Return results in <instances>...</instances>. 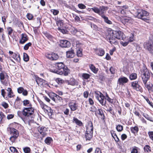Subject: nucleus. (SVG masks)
I'll use <instances>...</instances> for the list:
<instances>
[{
  "instance_id": "nucleus-1",
  "label": "nucleus",
  "mask_w": 153,
  "mask_h": 153,
  "mask_svg": "<svg viewBox=\"0 0 153 153\" xmlns=\"http://www.w3.org/2000/svg\"><path fill=\"white\" fill-rule=\"evenodd\" d=\"M105 37L111 44L115 45L117 44V39L124 40L126 38L125 35L121 31L113 30L106 33Z\"/></svg>"
},
{
  "instance_id": "nucleus-2",
  "label": "nucleus",
  "mask_w": 153,
  "mask_h": 153,
  "mask_svg": "<svg viewBox=\"0 0 153 153\" xmlns=\"http://www.w3.org/2000/svg\"><path fill=\"white\" fill-rule=\"evenodd\" d=\"M108 9V7H107L104 6H100L99 8H98L96 7H94L91 8V10L93 11L94 13L101 16L106 23L109 24H111L112 23V22L109 20L108 19V17L106 16L104 14Z\"/></svg>"
},
{
  "instance_id": "nucleus-3",
  "label": "nucleus",
  "mask_w": 153,
  "mask_h": 153,
  "mask_svg": "<svg viewBox=\"0 0 153 153\" xmlns=\"http://www.w3.org/2000/svg\"><path fill=\"white\" fill-rule=\"evenodd\" d=\"M95 94L98 96H96L97 99L99 101L100 103L102 105H105L106 104L107 100L109 102L112 103L113 101V99L110 98L107 94L105 93V96L103 94L100 92H95Z\"/></svg>"
},
{
  "instance_id": "nucleus-4",
  "label": "nucleus",
  "mask_w": 153,
  "mask_h": 153,
  "mask_svg": "<svg viewBox=\"0 0 153 153\" xmlns=\"http://www.w3.org/2000/svg\"><path fill=\"white\" fill-rule=\"evenodd\" d=\"M94 127L91 121H89L86 126V130L85 134L86 140H90L93 135Z\"/></svg>"
},
{
  "instance_id": "nucleus-5",
  "label": "nucleus",
  "mask_w": 153,
  "mask_h": 153,
  "mask_svg": "<svg viewBox=\"0 0 153 153\" xmlns=\"http://www.w3.org/2000/svg\"><path fill=\"white\" fill-rule=\"evenodd\" d=\"M34 109L32 107L24 108L22 111H18L17 112L18 115L22 117V115L24 117H29L34 113Z\"/></svg>"
},
{
  "instance_id": "nucleus-6",
  "label": "nucleus",
  "mask_w": 153,
  "mask_h": 153,
  "mask_svg": "<svg viewBox=\"0 0 153 153\" xmlns=\"http://www.w3.org/2000/svg\"><path fill=\"white\" fill-rule=\"evenodd\" d=\"M135 15L138 18L145 21L148 20L147 16L149 15V13L145 10L139 9L135 13Z\"/></svg>"
},
{
  "instance_id": "nucleus-7",
  "label": "nucleus",
  "mask_w": 153,
  "mask_h": 153,
  "mask_svg": "<svg viewBox=\"0 0 153 153\" xmlns=\"http://www.w3.org/2000/svg\"><path fill=\"white\" fill-rule=\"evenodd\" d=\"M150 73L149 71L147 68L143 69L141 72V78L143 83L146 84L150 78Z\"/></svg>"
},
{
  "instance_id": "nucleus-8",
  "label": "nucleus",
  "mask_w": 153,
  "mask_h": 153,
  "mask_svg": "<svg viewBox=\"0 0 153 153\" xmlns=\"http://www.w3.org/2000/svg\"><path fill=\"white\" fill-rule=\"evenodd\" d=\"M144 48L151 53H153V43L152 42H147L144 44Z\"/></svg>"
},
{
  "instance_id": "nucleus-9",
  "label": "nucleus",
  "mask_w": 153,
  "mask_h": 153,
  "mask_svg": "<svg viewBox=\"0 0 153 153\" xmlns=\"http://www.w3.org/2000/svg\"><path fill=\"white\" fill-rule=\"evenodd\" d=\"M139 81H135L131 83V87L133 88L137 91L142 92V88L139 84Z\"/></svg>"
},
{
  "instance_id": "nucleus-10",
  "label": "nucleus",
  "mask_w": 153,
  "mask_h": 153,
  "mask_svg": "<svg viewBox=\"0 0 153 153\" xmlns=\"http://www.w3.org/2000/svg\"><path fill=\"white\" fill-rule=\"evenodd\" d=\"M53 72L60 75H63L66 76L68 75L70 73V70L67 67L65 66L61 71L55 70Z\"/></svg>"
},
{
  "instance_id": "nucleus-11",
  "label": "nucleus",
  "mask_w": 153,
  "mask_h": 153,
  "mask_svg": "<svg viewBox=\"0 0 153 153\" xmlns=\"http://www.w3.org/2000/svg\"><path fill=\"white\" fill-rule=\"evenodd\" d=\"M49 96L51 99L56 102H60L62 100V98L61 97L54 93L50 94Z\"/></svg>"
},
{
  "instance_id": "nucleus-12",
  "label": "nucleus",
  "mask_w": 153,
  "mask_h": 153,
  "mask_svg": "<svg viewBox=\"0 0 153 153\" xmlns=\"http://www.w3.org/2000/svg\"><path fill=\"white\" fill-rule=\"evenodd\" d=\"M46 57L51 60H56L59 58L57 54L53 53L47 54L46 55Z\"/></svg>"
},
{
  "instance_id": "nucleus-13",
  "label": "nucleus",
  "mask_w": 153,
  "mask_h": 153,
  "mask_svg": "<svg viewBox=\"0 0 153 153\" xmlns=\"http://www.w3.org/2000/svg\"><path fill=\"white\" fill-rule=\"evenodd\" d=\"M60 45L63 48H68L71 45L70 42L66 40H61L60 41Z\"/></svg>"
},
{
  "instance_id": "nucleus-14",
  "label": "nucleus",
  "mask_w": 153,
  "mask_h": 153,
  "mask_svg": "<svg viewBox=\"0 0 153 153\" xmlns=\"http://www.w3.org/2000/svg\"><path fill=\"white\" fill-rule=\"evenodd\" d=\"M39 132L40 134L42 135L43 136H45L47 135L46 131H48L47 128L44 126L39 127L38 128Z\"/></svg>"
},
{
  "instance_id": "nucleus-15",
  "label": "nucleus",
  "mask_w": 153,
  "mask_h": 153,
  "mask_svg": "<svg viewBox=\"0 0 153 153\" xmlns=\"http://www.w3.org/2000/svg\"><path fill=\"white\" fill-rule=\"evenodd\" d=\"M128 81V79L126 77L123 76L119 78L118 83L120 85H123L127 83Z\"/></svg>"
},
{
  "instance_id": "nucleus-16",
  "label": "nucleus",
  "mask_w": 153,
  "mask_h": 153,
  "mask_svg": "<svg viewBox=\"0 0 153 153\" xmlns=\"http://www.w3.org/2000/svg\"><path fill=\"white\" fill-rule=\"evenodd\" d=\"M0 79L1 83L5 86H7L8 85V82L5 79L4 75L2 73H0Z\"/></svg>"
},
{
  "instance_id": "nucleus-17",
  "label": "nucleus",
  "mask_w": 153,
  "mask_h": 153,
  "mask_svg": "<svg viewBox=\"0 0 153 153\" xmlns=\"http://www.w3.org/2000/svg\"><path fill=\"white\" fill-rule=\"evenodd\" d=\"M28 40V37L25 33H22L21 34V38L19 41V43L21 44L25 43Z\"/></svg>"
},
{
  "instance_id": "nucleus-18",
  "label": "nucleus",
  "mask_w": 153,
  "mask_h": 153,
  "mask_svg": "<svg viewBox=\"0 0 153 153\" xmlns=\"http://www.w3.org/2000/svg\"><path fill=\"white\" fill-rule=\"evenodd\" d=\"M67 83L68 85L72 86L77 85L78 84V82L73 78H71L70 80L67 81Z\"/></svg>"
},
{
  "instance_id": "nucleus-19",
  "label": "nucleus",
  "mask_w": 153,
  "mask_h": 153,
  "mask_svg": "<svg viewBox=\"0 0 153 153\" xmlns=\"http://www.w3.org/2000/svg\"><path fill=\"white\" fill-rule=\"evenodd\" d=\"M66 57L67 58H70L74 57L75 56V53L73 50H71L66 52Z\"/></svg>"
},
{
  "instance_id": "nucleus-20",
  "label": "nucleus",
  "mask_w": 153,
  "mask_h": 153,
  "mask_svg": "<svg viewBox=\"0 0 153 153\" xmlns=\"http://www.w3.org/2000/svg\"><path fill=\"white\" fill-rule=\"evenodd\" d=\"M56 68L58 70L57 71H61L65 67V65L63 63L60 62L56 63Z\"/></svg>"
},
{
  "instance_id": "nucleus-21",
  "label": "nucleus",
  "mask_w": 153,
  "mask_h": 153,
  "mask_svg": "<svg viewBox=\"0 0 153 153\" xmlns=\"http://www.w3.org/2000/svg\"><path fill=\"white\" fill-rule=\"evenodd\" d=\"M132 21L131 18L128 17H124L122 19V22L124 24H127V23H130Z\"/></svg>"
},
{
  "instance_id": "nucleus-22",
  "label": "nucleus",
  "mask_w": 153,
  "mask_h": 153,
  "mask_svg": "<svg viewBox=\"0 0 153 153\" xmlns=\"http://www.w3.org/2000/svg\"><path fill=\"white\" fill-rule=\"evenodd\" d=\"M11 135L10 138V140L13 143L15 142L16 140L18 138L19 135V133H16L14 134H10Z\"/></svg>"
},
{
  "instance_id": "nucleus-23",
  "label": "nucleus",
  "mask_w": 153,
  "mask_h": 153,
  "mask_svg": "<svg viewBox=\"0 0 153 153\" xmlns=\"http://www.w3.org/2000/svg\"><path fill=\"white\" fill-rule=\"evenodd\" d=\"M69 105L71 110L73 111H74L76 110L78 107V105L77 104L75 103H70Z\"/></svg>"
},
{
  "instance_id": "nucleus-24",
  "label": "nucleus",
  "mask_w": 153,
  "mask_h": 153,
  "mask_svg": "<svg viewBox=\"0 0 153 153\" xmlns=\"http://www.w3.org/2000/svg\"><path fill=\"white\" fill-rule=\"evenodd\" d=\"M95 51L96 54L100 56H103L105 53L104 50L102 48L97 49Z\"/></svg>"
},
{
  "instance_id": "nucleus-25",
  "label": "nucleus",
  "mask_w": 153,
  "mask_h": 153,
  "mask_svg": "<svg viewBox=\"0 0 153 153\" xmlns=\"http://www.w3.org/2000/svg\"><path fill=\"white\" fill-rule=\"evenodd\" d=\"M73 120V122L78 126H83L82 123L77 118L74 117Z\"/></svg>"
},
{
  "instance_id": "nucleus-26",
  "label": "nucleus",
  "mask_w": 153,
  "mask_h": 153,
  "mask_svg": "<svg viewBox=\"0 0 153 153\" xmlns=\"http://www.w3.org/2000/svg\"><path fill=\"white\" fill-rule=\"evenodd\" d=\"M39 103L40 105L44 111H48V109L49 108V107L44 103L41 101H39Z\"/></svg>"
},
{
  "instance_id": "nucleus-27",
  "label": "nucleus",
  "mask_w": 153,
  "mask_h": 153,
  "mask_svg": "<svg viewBox=\"0 0 153 153\" xmlns=\"http://www.w3.org/2000/svg\"><path fill=\"white\" fill-rule=\"evenodd\" d=\"M111 134L112 137L115 140L116 142H118L119 141V139L117 137V134H116L115 132L113 131H111Z\"/></svg>"
},
{
  "instance_id": "nucleus-28",
  "label": "nucleus",
  "mask_w": 153,
  "mask_h": 153,
  "mask_svg": "<svg viewBox=\"0 0 153 153\" xmlns=\"http://www.w3.org/2000/svg\"><path fill=\"white\" fill-rule=\"evenodd\" d=\"M128 7L127 6H123L121 8L120 11L121 14H126L127 12Z\"/></svg>"
},
{
  "instance_id": "nucleus-29",
  "label": "nucleus",
  "mask_w": 153,
  "mask_h": 153,
  "mask_svg": "<svg viewBox=\"0 0 153 153\" xmlns=\"http://www.w3.org/2000/svg\"><path fill=\"white\" fill-rule=\"evenodd\" d=\"M144 85L145 87H146L149 91L153 92V85L152 84L149 83L148 84L146 83V84Z\"/></svg>"
},
{
  "instance_id": "nucleus-30",
  "label": "nucleus",
  "mask_w": 153,
  "mask_h": 153,
  "mask_svg": "<svg viewBox=\"0 0 153 153\" xmlns=\"http://www.w3.org/2000/svg\"><path fill=\"white\" fill-rule=\"evenodd\" d=\"M91 70L94 73L97 74L98 70V69L96 68V67L93 65L91 64L89 65Z\"/></svg>"
},
{
  "instance_id": "nucleus-31",
  "label": "nucleus",
  "mask_w": 153,
  "mask_h": 153,
  "mask_svg": "<svg viewBox=\"0 0 153 153\" xmlns=\"http://www.w3.org/2000/svg\"><path fill=\"white\" fill-rule=\"evenodd\" d=\"M23 103L24 106L30 107H32V104L30 102L29 100H24L23 101Z\"/></svg>"
},
{
  "instance_id": "nucleus-32",
  "label": "nucleus",
  "mask_w": 153,
  "mask_h": 153,
  "mask_svg": "<svg viewBox=\"0 0 153 153\" xmlns=\"http://www.w3.org/2000/svg\"><path fill=\"white\" fill-rule=\"evenodd\" d=\"M53 141V139L50 137H47L45 140V143L48 145H50Z\"/></svg>"
},
{
  "instance_id": "nucleus-33",
  "label": "nucleus",
  "mask_w": 153,
  "mask_h": 153,
  "mask_svg": "<svg viewBox=\"0 0 153 153\" xmlns=\"http://www.w3.org/2000/svg\"><path fill=\"white\" fill-rule=\"evenodd\" d=\"M12 57L14 58L17 62H19L20 61V58L19 55L14 53Z\"/></svg>"
},
{
  "instance_id": "nucleus-34",
  "label": "nucleus",
  "mask_w": 153,
  "mask_h": 153,
  "mask_svg": "<svg viewBox=\"0 0 153 153\" xmlns=\"http://www.w3.org/2000/svg\"><path fill=\"white\" fill-rule=\"evenodd\" d=\"M130 130L133 133H137L139 129L138 128L137 126H135L134 127H132L130 128Z\"/></svg>"
},
{
  "instance_id": "nucleus-35",
  "label": "nucleus",
  "mask_w": 153,
  "mask_h": 153,
  "mask_svg": "<svg viewBox=\"0 0 153 153\" xmlns=\"http://www.w3.org/2000/svg\"><path fill=\"white\" fill-rule=\"evenodd\" d=\"M143 115L147 120L153 122V118L149 116L148 114L143 113Z\"/></svg>"
},
{
  "instance_id": "nucleus-36",
  "label": "nucleus",
  "mask_w": 153,
  "mask_h": 153,
  "mask_svg": "<svg viewBox=\"0 0 153 153\" xmlns=\"http://www.w3.org/2000/svg\"><path fill=\"white\" fill-rule=\"evenodd\" d=\"M43 33L44 35L49 39L51 40L52 39V36L47 32H43Z\"/></svg>"
},
{
  "instance_id": "nucleus-37",
  "label": "nucleus",
  "mask_w": 153,
  "mask_h": 153,
  "mask_svg": "<svg viewBox=\"0 0 153 153\" xmlns=\"http://www.w3.org/2000/svg\"><path fill=\"white\" fill-rule=\"evenodd\" d=\"M44 81L43 79L38 77L36 79V82L39 85L42 84Z\"/></svg>"
},
{
  "instance_id": "nucleus-38",
  "label": "nucleus",
  "mask_w": 153,
  "mask_h": 153,
  "mask_svg": "<svg viewBox=\"0 0 153 153\" xmlns=\"http://www.w3.org/2000/svg\"><path fill=\"white\" fill-rule=\"evenodd\" d=\"M144 150L145 152H150L151 151V147L148 145H146L144 147Z\"/></svg>"
},
{
  "instance_id": "nucleus-39",
  "label": "nucleus",
  "mask_w": 153,
  "mask_h": 153,
  "mask_svg": "<svg viewBox=\"0 0 153 153\" xmlns=\"http://www.w3.org/2000/svg\"><path fill=\"white\" fill-rule=\"evenodd\" d=\"M129 78L131 80L136 79L137 78V74L136 73L132 74L130 75Z\"/></svg>"
},
{
  "instance_id": "nucleus-40",
  "label": "nucleus",
  "mask_w": 153,
  "mask_h": 153,
  "mask_svg": "<svg viewBox=\"0 0 153 153\" xmlns=\"http://www.w3.org/2000/svg\"><path fill=\"white\" fill-rule=\"evenodd\" d=\"M10 134H13L17 133H19L18 131L14 128H10Z\"/></svg>"
},
{
  "instance_id": "nucleus-41",
  "label": "nucleus",
  "mask_w": 153,
  "mask_h": 153,
  "mask_svg": "<svg viewBox=\"0 0 153 153\" xmlns=\"http://www.w3.org/2000/svg\"><path fill=\"white\" fill-rule=\"evenodd\" d=\"M23 59L25 62H27L29 60V56L26 53H23Z\"/></svg>"
},
{
  "instance_id": "nucleus-42",
  "label": "nucleus",
  "mask_w": 153,
  "mask_h": 153,
  "mask_svg": "<svg viewBox=\"0 0 153 153\" xmlns=\"http://www.w3.org/2000/svg\"><path fill=\"white\" fill-rule=\"evenodd\" d=\"M95 114L96 115H97V114H98L99 115L101 116L102 117V115L104 116L103 112L102 110L101 109H98L97 111H96Z\"/></svg>"
},
{
  "instance_id": "nucleus-43",
  "label": "nucleus",
  "mask_w": 153,
  "mask_h": 153,
  "mask_svg": "<svg viewBox=\"0 0 153 153\" xmlns=\"http://www.w3.org/2000/svg\"><path fill=\"white\" fill-rule=\"evenodd\" d=\"M112 106L111 105V106H109L108 108H107V111H109L112 114L114 115V112L112 108Z\"/></svg>"
},
{
  "instance_id": "nucleus-44",
  "label": "nucleus",
  "mask_w": 153,
  "mask_h": 153,
  "mask_svg": "<svg viewBox=\"0 0 153 153\" xmlns=\"http://www.w3.org/2000/svg\"><path fill=\"white\" fill-rule=\"evenodd\" d=\"M82 49L81 48H79L78 50H77L76 53L78 57H81L82 56Z\"/></svg>"
},
{
  "instance_id": "nucleus-45",
  "label": "nucleus",
  "mask_w": 153,
  "mask_h": 153,
  "mask_svg": "<svg viewBox=\"0 0 153 153\" xmlns=\"http://www.w3.org/2000/svg\"><path fill=\"white\" fill-rule=\"evenodd\" d=\"M55 81L59 84H61L64 82V81L60 78H57Z\"/></svg>"
},
{
  "instance_id": "nucleus-46",
  "label": "nucleus",
  "mask_w": 153,
  "mask_h": 153,
  "mask_svg": "<svg viewBox=\"0 0 153 153\" xmlns=\"http://www.w3.org/2000/svg\"><path fill=\"white\" fill-rule=\"evenodd\" d=\"M7 91L8 92V96L9 97H11L13 94L12 89L10 88H8Z\"/></svg>"
},
{
  "instance_id": "nucleus-47",
  "label": "nucleus",
  "mask_w": 153,
  "mask_h": 153,
  "mask_svg": "<svg viewBox=\"0 0 153 153\" xmlns=\"http://www.w3.org/2000/svg\"><path fill=\"white\" fill-rule=\"evenodd\" d=\"M116 128L118 131L120 132L123 130V127L122 126L118 125L117 126Z\"/></svg>"
},
{
  "instance_id": "nucleus-48",
  "label": "nucleus",
  "mask_w": 153,
  "mask_h": 153,
  "mask_svg": "<svg viewBox=\"0 0 153 153\" xmlns=\"http://www.w3.org/2000/svg\"><path fill=\"white\" fill-rule=\"evenodd\" d=\"M32 45L31 42H29L26 44L24 46V50H27L30 46Z\"/></svg>"
},
{
  "instance_id": "nucleus-49",
  "label": "nucleus",
  "mask_w": 153,
  "mask_h": 153,
  "mask_svg": "<svg viewBox=\"0 0 153 153\" xmlns=\"http://www.w3.org/2000/svg\"><path fill=\"white\" fill-rule=\"evenodd\" d=\"M90 76V75L88 74L83 73L82 74V77L85 79H88L89 78Z\"/></svg>"
},
{
  "instance_id": "nucleus-50",
  "label": "nucleus",
  "mask_w": 153,
  "mask_h": 153,
  "mask_svg": "<svg viewBox=\"0 0 153 153\" xmlns=\"http://www.w3.org/2000/svg\"><path fill=\"white\" fill-rule=\"evenodd\" d=\"M7 30L8 31V34L11 36L12 32L13 31V29L11 27H7Z\"/></svg>"
},
{
  "instance_id": "nucleus-51",
  "label": "nucleus",
  "mask_w": 153,
  "mask_h": 153,
  "mask_svg": "<svg viewBox=\"0 0 153 153\" xmlns=\"http://www.w3.org/2000/svg\"><path fill=\"white\" fill-rule=\"evenodd\" d=\"M23 151L25 153H29L30 152V149L29 147H25L23 148Z\"/></svg>"
},
{
  "instance_id": "nucleus-52",
  "label": "nucleus",
  "mask_w": 153,
  "mask_h": 153,
  "mask_svg": "<svg viewBox=\"0 0 153 153\" xmlns=\"http://www.w3.org/2000/svg\"><path fill=\"white\" fill-rule=\"evenodd\" d=\"M148 134L150 139L153 141V131H149Z\"/></svg>"
},
{
  "instance_id": "nucleus-53",
  "label": "nucleus",
  "mask_w": 153,
  "mask_h": 153,
  "mask_svg": "<svg viewBox=\"0 0 153 153\" xmlns=\"http://www.w3.org/2000/svg\"><path fill=\"white\" fill-rule=\"evenodd\" d=\"M27 17L29 20H32L33 18V16L32 14L28 13L27 15Z\"/></svg>"
},
{
  "instance_id": "nucleus-54",
  "label": "nucleus",
  "mask_w": 153,
  "mask_h": 153,
  "mask_svg": "<svg viewBox=\"0 0 153 153\" xmlns=\"http://www.w3.org/2000/svg\"><path fill=\"white\" fill-rule=\"evenodd\" d=\"M10 151L13 152H17L18 151L16 148L14 147H10Z\"/></svg>"
},
{
  "instance_id": "nucleus-55",
  "label": "nucleus",
  "mask_w": 153,
  "mask_h": 153,
  "mask_svg": "<svg viewBox=\"0 0 153 153\" xmlns=\"http://www.w3.org/2000/svg\"><path fill=\"white\" fill-rule=\"evenodd\" d=\"M56 24L59 27L63 25L62 22V20H59L56 22Z\"/></svg>"
},
{
  "instance_id": "nucleus-56",
  "label": "nucleus",
  "mask_w": 153,
  "mask_h": 153,
  "mask_svg": "<svg viewBox=\"0 0 153 153\" xmlns=\"http://www.w3.org/2000/svg\"><path fill=\"white\" fill-rule=\"evenodd\" d=\"M78 7L81 9H84L86 8V6L82 4H78Z\"/></svg>"
},
{
  "instance_id": "nucleus-57",
  "label": "nucleus",
  "mask_w": 153,
  "mask_h": 153,
  "mask_svg": "<svg viewBox=\"0 0 153 153\" xmlns=\"http://www.w3.org/2000/svg\"><path fill=\"white\" fill-rule=\"evenodd\" d=\"M5 117L3 113L1 112H0V123H1L2 120L3 118Z\"/></svg>"
},
{
  "instance_id": "nucleus-58",
  "label": "nucleus",
  "mask_w": 153,
  "mask_h": 153,
  "mask_svg": "<svg viewBox=\"0 0 153 153\" xmlns=\"http://www.w3.org/2000/svg\"><path fill=\"white\" fill-rule=\"evenodd\" d=\"M1 105L5 108H7L8 107V104L5 102H2V103L1 104Z\"/></svg>"
},
{
  "instance_id": "nucleus-59",
  "label": "nucleus",
  "mask_w": 153,
  "mask_h": 153,
  "mask_svg": "<svg viewBox=\"0 0 153 153\" xmlns=\"http://www.w3.org/2000/svg\"><path fill=\"white\" fill-rule=\"evenodd\" d=\"M128 43L129 42L128 41L125 42L121 41L120 42L121 44L124 47L126 46L128 44Z\"/></svg>"
},
{
  "instance_id": "nucleus-60",
  "label": "nucleus",
  "mask_w": 153,
  "mask_h": 153,
  "mask_svg": "<svg viewBox=\"0 0 153 153\" xmlns=\"http://www.w3.org/2000/svg\"><path fill=\"white\" fill-rule=\"evenodd\" d=\"M51 11L53 13V14L54 15H57L59 13V11L56 10H51Z\"/></svg>"
},
{
  "instance_id": "nucleus-61",
  "label": "nucleus",
  "mask_w": 153,
  "mask_h": 153,
  "mask_svg": "<svg viewBox=\"0 0 153 153\" xmlns=\"http://www.w3.org/2000/svg\"><path fill=\"white\" fill-rule=\"evenodd\" d=\"M24 90V89L22 87H19L17 89L18 92L19 94L21 93H22L23 91Z\"/></svg>"
},
{
  "instance_id": "nucleus-62",
  "label": "nucleus",
  "mask_w": 153,
  "mask_h": 153,
  "mask_svg": "<svg viewBox=\"0 0 153 153\" xmlns=\"http://www.w3.org/2000/svg\"><path fill=\"white\" fill-rule=\"evenodd\" d=\"M110 71L111 74H114L115 73V71L114 68L111 67L110 68Z\"/></svg>"
},
{
  "instance_id": "nucleus-63",
  "label": "nucleus",
  "mask_w": 153,
  "mask_h": 153,
  "mask_svg": "<svg viewBox=\"0 0 153 153\" xmlns=\"http://www.w3.org/2000/svg\"><path fill=\"white\" fill-rule=\"evenodd\" d=\"M127 138V136L125 134H123L121 136V138L123 140H124Z\"/></svg>"
},
{
  "instance_id": "nucleus-64",
  "label": "nucleus",
  "mask_w": 153,
  "mask_h": 153,
  "mask_svg": "<svg viewBox=\"0 0 153 153\" xmlns=\"http://www.w3.org/2000/svg\"><path fill=\"white\" fill-rule=\"evenodd\" d=\"M69 110L68 108H66L64 110V113L66 115H68L69 114Z\"/></svg>"
}]
</instances>
